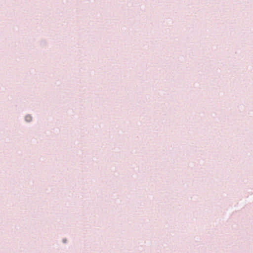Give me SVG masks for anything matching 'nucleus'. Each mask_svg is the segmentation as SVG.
I'll use <instances>...</instances> for the list:
<instances>
[{
	"label": "nucleus",
	"mask_w": 253,
	"mask_h": 253,
	"mask_svg": "<svg viewBox=\"0 0 253 253\" xmlns=\"http://www.w3.org/2000/svg\"><path fill=\"white\" fill-rule=\"evenodd\" d=\"M32 119V117L30 115H27L25 117V120L28 122H30V121H31Z\"/></svg>",
	"instance_id": "f257e3e1"
}]
</instances>
